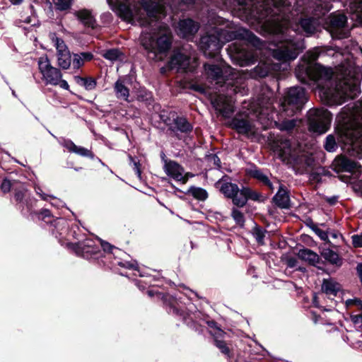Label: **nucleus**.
Here are the masks:
<instances>
[{"instance_id":"obj_56","label":"nucleus","mask_w":362,"mask_h":362,"mask_svg":"<svg viewBox=\"0 0 362 362\" xmlns=\"http://www.w3.org/2000/svg\"><path fill=\"white\" fill-rule=\"evenodd\" d=\"M351 320L355 324L362 322V314L351 316Z\"/></svg>"},{"instance_id":"obj_41","label":"nucleus","mask_w":362,"mask_h":362,"mask_svg":"<svg viewBox=\"0 0 362 362\" xmlns=\"http://www.w3.org/2000/svg\"><path fill=\"white\" fill-rule=\"evenodd\" d=\"M119 55V51L118 49H110L107 50L104 54L103 57L109 60L114 61L116 60Z\"/></svg>"},{"instance_id":"obj_61","label":"nucleus","mask_w":362,"mask_h":362,"mask_svg":"<svg viewBox=\"0 0 362 362\" xmlns=\"http://www.w3.org/2000/svg\"><path fill=\"white\" fill-rule=\"evenodd\" d=\"M341 180H342L343 182H351L350 178H345L344 177H341Z\"/></svg>"},{"instance_id":"obj_36","label":"nucleus","mask_w":362,"mask_h":362,"mask_svg":"<svg viewBox=\"0 0 362 362\" xmlns=\"http://www.w3.org/2000/svg\"><path fill=\"white\" fill-rule=\"evenodd\" d=\"M223 334L224 332L221 329H217L216 333L214 334L217 335L215 337V343L216 346L221 351L222 353L225 354L226 355H228L229 349L227 347L226 343L223 341L218 339V337H222Z\"/></svg>"},{"instance_id":"obj_4","label":"nucleus","mask_w":362,"mask_h":362,"mask_svg":"<svg viewBox=\"0 0 362 362\" xmlns=\"http://www.w3.org/2000/svg\"><path fill=\"white\" fill-rule=\"evenodd\" d=\"M335 132L339 143L351 156L362 154V100L350 110L344 109L337 117Z\"/></svg>"},{"instance_id":"obj_19","label":"nucleus","mask_w":362,"mask_h":362,"mask_svg":"<svg viewBox=\"0 0 362 362\" xmlns=\"http://www.w3.org/2000/svg\"><path fill=\"white\" fill-rule=\"evenodd\" d=\"M199 28V25L192 19H185L178 23L177 32L182 37L187 38L194 35Z\"/></svg>"},{"instance_id":"obj_32","label":"nucleus","mask_w":362,"mask_h":362,"mask_svg":"<svg viewBox=\"0 0 362 362\" xmlns=\"http://www.w3.org/2000/svg\"><path fill=\"white\" fill-rule=\"evenodd\" d=\"M59 66L63 69H68L71 64L72 56L71 52L59 54L57 55Z\"/></svg>"},{"instance_id":"obj_22","label":"nucleus","mask_w":362,"mask_h":362,"mask_svg":"<svg viewBox=\"0 0 362 362\" xmlns=\"http://www.w3.org/2000/svg\"><path fill=\"white\" fill-rule=\"evenodd\" d=\"M62 146L65 147L69 152L74 153L83 157H92V153L87 148L76 146L71 140H64Z\"/></svg>"},{"instance_id":"obj_44","label":"nucleus","mask_w":362,"mask_h":362,"mask_svg":"<svg viewBox=\"0 0 362 362\" xmlns=\"http://www.w3.org/2000/svg\"><path fill=\"white\" fill-rule=\"evenodd\" d=\"M346 305L347 307L356 305L359 309L362 308V301L358 298L348 299L346 300Z\"/></svg>"},{"instance_id":"obj_6","label":"nucleus","mask_w":362,"mask_h":362,"mask_svg":"<svg viewBox=\"0 0 362 362\" xmlns=\"http://www.w3.org/2000/svg\"><path fill=\"white\" fill-rule=\"evenodd\" d=\"M235 39L245 40L254 45H258L259 42V38L244 28L228 31L215 28L201 37L199 46L206 57H214L219 53L225 42Z\"/></svg>"},{"instance_id":"obj_2","label":"nucleus","mask_w":362,"mask_h":362,"mask_svg":"<svg viewBox=\"0 0 362 362\" xmlns=\"http://www.w3.org/2000/svg\"><path fill=\"white\" fill-rule=\"evenodd\" d=\"M317 49L308 52L306 60L296 69V77L303 83L313 82L330 105H341L346 98H354L359 93L360 69L347 57L335 68L314 64L317 59Z\"/></svg>"},{"instance_id":"obj_25","label":"nucleus","mask_w":362,"mask_h":362,"mask_svg":"<svg viewBox=\"0 0 362 362\" xmlns=\"http://www.w3.org/2000/svg\"><path fill=\"white\" fill-rule=\"evenodd\" d=\"M74 15L85 26L93 27L94 18L90 11L87 9H82L76 11L74 13Z\"/></svg>"},{"instance_id":"obj_3","label":"nucleus","mask_w":362,"mask_h":362,"mask_svg":"<svg viewBox=\"0 0 362 362\" xmlns=\"http://www.w3.org/2000/svg\"><path fill=\"white\" fill-rule=\"evenodd\" d=\"M317 25L316 20L310 18H300L296 23L284 19L282 22L275 24L272 28L274 34V48L269 47V49L273 57L283 63L273 64L271 67L268 65L264 69H262L260 66L257 67V71L261 69L259 76L264 77L271 71H278L286 69L288 66L286 62L294 60L305 48L303 40L296 37L295 35L303 32L307 35H312L316 31Z\"/></svg>"},{"instance_id":"obj_59","label":"nucleus","mask_w":362,"mask_h":362,"mask_svg":"<svg viewBox=\"0 0 362 362\" xmlns=\"http://www.w3.org/2000/svg\"><path fill=\"white\" fill-rule=\"evenodd\" d=\"M10 2L13 5L20 4L23 0H9Z\"/></svg>"},{"instance_id":"obj_17","label":"nucleus","mask_w":362,"mask_h":362,"mask_svg":"<svg viewBox=\"0 0 362 362\" xmlns=\"http://www.w3.org/2000/svg\"><path fill=\"white\" fill-rule=\"evenodd\" d=\"M194 66L190 65V58L180 52H175L169 62V67L177 71H192Z\"/></svg>"},{"instance_id":"obj_21","label":"nucleus","mask_w":362,"mask_h":362,"mask_svg":"<svg viewBox=\"0 0 362 362\" xmlns=\"http://www.w3.org/2000/svg\"><path fill=\"white\" fill-rule=\"evenodd\" d=\"M217 188L228 198L234 197L235 193L238 192V187L236 184L220 180L216 183Z\"/></svg>"},{"instance_id":"obj_52","label":"nucleus","mask_w":362,"mask_h":362,"mask_svg":"<svg viewBox=\"0 0 362 362\" xmlns=\"http://www.w3.org/2000/svg\"><path fill=\"white\" fill-rule=\"evenodd\" d=\"M35 192L40 196L42 199L48 201V197H49V195L44 193L40 187H35Z\"/></svg>"},{"instance_id":"obj_62","label":"nucleus","mask_w":362,"mask_h":362,"mask_svg":"<svg viewBox=\"0 0 362 362\" xmlns=\"http://www.w3.org/2000/svg\"><path fill=\"white\" fill-rule=\"evenodd\" d=\"M161 158L163 161V165L165 164V160H168V159L165 158V155L164 153H161Z\"/></svg>"},{"instance_id":"obj_35","label":"nucleus","mask_w":362,"mask_h":362,"mask_svg":"<svg viewBox=\"0 0 362 362\" xmlns=\"http://www.w3.org/2000/svg\"><path fill=\"white\" fill-rule=\"evenodd\" d=\"M338 147L336 138L333 134L327 136L324 144L325 149L328 152H334Z\"/></svg>"},{"instance_id":"obj_14","label":"nucleus","mask_w":362,"mask_h":362,"mask_svg":"<svg viewBox=\"0 0 362 362\" xmlns=\"http://www.w3.org/2000/svg\"><path fill=\"white\" fill-rule=\"evenodd\" d=\"M163 170L170 178L176 182L185 184L188 180V173H185L184 168L175 160H165Z\"/></svg>"},{"instance_id":"obj_20","label":"nucleus","mask_w":362,"mask_h":362,"mask_svg":"<svg viewBox=\"0 0 362 362\" xmlns=\"http://www.w3.org/2000/svg\"><path fill=\"white\" fill-rule=\"evenodd\" d=\"M274 203L280 208L288 209L290 206V199L286 189L279 185V190L274 197Z\"/></svg>"},{"instance_id":"obj_55","label":"nucleus","mask_w":362,"mask_h":362,"mask_svg":"<svg viewBox=\"0 0 362 362\" xmlns=\"http://www.w3.org/2000/svg\"><path fill=\"white\" fill-rule=\"evenodd\" d=\"M50 198L51 199V204L52 206H60L62 205V202H61L60 200L59 199H57L55 197H54L52 195H49V197H48V199Z\"/></svg>"},{"instance_id":"obj_42","label":"nucleus","mask_w":362,"mask_h":362,"mask_svg":"<svg viewBox=\"0 0 362 362\" xmlns=\"http://www.w3.org/2000/svg\"><path fill=\"white\" fill-rule=\"evenodd\" d=\"M81 248L84 256L86 253H95L96 252V250L93 247L92 241L89 240H86L83 243Z\"/></svg>"},{"instance_id":"obj_37","label":"nucleus","mask_w":362,"mask_h":362,"mask_svg":"<svg viewBox=\"0 0 362 362\" xmlns=\"http://www.w3.org/2000/svg\"><path fill=\"white\" fill-rule=\"evenodd\" d=\"M322 256L327 261L332 264H337L339 261V255L330 249H324L322 252Z\"/></svg>"},{"instance_id":"obj_50","label":"nucleus","mask_w":362,"mask_h":362,"mask_svg":"<svg viewBox=\"0 0 362 362\" xmlns=\"http://www.w3.org/2000/svg\"><path fill=\"white\" fill-rule=\"evenodd\" d=\"M248 193H246L247 194V200L252 199V200H258L259 198V194L257 192H254L251 190L250 188H248Z\"/></svg>"},{"instance_id":"obj_11","label":"nucleus","mask_w":362,"mask_h":362,"mask_svg":"<svg viewBox=\"0 0 362 362\" xmlns=\"http://www.w3.org/2000/svg\"><path fill=\"white\" fill-rule=\"evenodd\" d=\"M228 49L232 60L240 66H249L257 61V50L247 45H238L235 42L230 45Z\"/></svg>"},{"instance_id":"obj_24","label":"nucleus","mask_w":362,"mask_h":362,"mask_svg":"<svg viewBox=\"0 0 362 362\" xmlns=\"http://www.w3.org/2000/svg\"><path fill=\"white\" fill-rule=\"evenodd\" d=\"M93 55L90 52H81L78 54H73L72 55V65L75 69H80L86 62L92 60Z\"/></svg>"},{"instance_id":"obj_39","label":"nucleus","mask_w":362,"mask_h":362,"mask_svg":"<svg viewBox=\"0 0 362 362\" xmlns=\"http://www.w3.org/2000/svg\"><path fill=\"white\" fill-rule=\"evenodd\" d=\"M250 174L253 177L257 178L269 187V188L273 189L272 185L270 182L269 178L259 170L255 169L251 171Z\"/></svg>"},{"instance_id":"obj_9","label":"nucleus","mask_w":362,"mask_h":362,"mask_svg":"<svg viewBox=\"0 0 362 362\" xmlns=\"http://www.w3.org/2000/svg\"><path fill=\"white\" fill-rule=\"evenodd\" d=\"M38 69L42 74V80L45 85L59 86L63 89L69 90V86L66 81L63 80L61 71L52 66L46 55L42 56L37 61Z\"/></svg>"},{"instance_id":"obj_38","label":"nucleus","mask_w":362,"mask_h":362,"mask_svg":"<svg viewBox=\"0 0 362 362\" xmlns=\"http://www.w3.org/2000/svg\"><path fill=\"white\" fill-rule=\"evenodd\" d=\"M52 1L56 10L63 11L71 8L73 0H52Z\"/></svg>"},{"instance_id":"obj_5","label":"nucleus","mask_w":362,"mask_h":362,"mask_svg":"<svg viewBox=\"0 0 362 362\" xmlns=\"http://www.w3.org/2000/svg\"><path fill=\"white\" fill-rule=\"evenodd\" d=\"M242 111L237 115L230 122V127L235 129L239 134L247 136L253 135L256 132L255 121L257 120L266 128L269 121L273 119L271 104L262 106L259 102L245 103Z\"/></svg>"},{"instance_id":"obj_46","label":"nucleus","mask_w":362,"mask_h":362,"mask_svg":"<svg viewBox=\"0 0 362 362\" xmlns=\"http://www.w3.org/2000/svg\"><path fill=\"white\" fill-rule=\"evenodd\" d=\"M351 240L355 247H362V235H354L351 236Z\"/></svg>"},{"instance_id":"obj_7","label":"nucleus","mask_w":362,"mask_h":362,"mask_svg":"<svg viewBox=\"0 0 362 362\" xmlns=\"http://www.w3.org/2000/svg\"><path fill=\"white\" fill-rule=\"evenodd\" d=\"M204 70L208 79L211 83L214 81L215 85L222 86L223 83H226L231 86L235 93L240 91V88L236 84L242 83L243 76L230 66L223 64L221 66L206 64Z\"/></svg>"},{"instance_id":"obj_53","label":"nucleus","mask_w":362,"mask_h":362,"mask_svg":"<svg viewBox=\"0 0 362 362\" xmlns=\"http://www.w3.org/2000/svg\"><path fill=\"white\" fill-rule=\"evenodd\" d=\"M320 6L321 7L322 10L320 12L322 14H325L326 12H328L332 8L331 5L327 1H325L324 4H320Z\"/></svg>"},{"instance_id":"obj_40","label":"nucleus","mask_w":362,"mask_h":362,"mask_svg":"<svg viewBox=\"0 0 362 362\" xmlns=\"http://www.w3.org/2000/svg\"><path fill=\"white\" fill-rule=\"evenodd\" d=\"M231 216L237 224L241 226L244 225V216L243 213L240 211L238 209H233L232 211Z\"/></svg>"},{"instance_id":"obj_54","label":"nucleus","mask_w":362,"mask_h":362,"mask_svg":"<svg viewBox=\"0 0 362 362\" xmlns=\"http://www.w3.org/2000/svg\"><path fill=\"white\" fill-rule=\"evenodd\" d=\"M313 230L315 232V233L323 240H327V235L325 232L321 230L320 229L317 228H313Z\"/></svg>"},{"instance_id":"obj_18","label":"nucleus","mask_w":362,"mask_h":362,"mask_svg":"<svg viewBox=\"0 0 362 362\" xmlns=\"http://www.w3.org/2000/svg\"><path fill=\"white\" fill-rule=\"evenodd\" d=\"M334 164L338 170L353 173L356 176H358L361 172L360 165L344 156L335 158Z\"/></svg>"},{"instance_id":"obj_49","label":"nucleus","mask_w":362,"mask_h":362,"mask_svg":"<svg viewBox=\"0 0 362 362\" xmlns=\"http://www.w3.org/2000/svg\"><path fill=\"white\" fill-rule=\"evenodd\" d=\"M210 87L209 86H202V85H199V84H194L192 85V88L196 90V91H198L199 93H208V88H209Z\"/></svg>"},{"instance_id":"obj_12","label":"nucleus","mask_w":362,"mask_h":362,"mask_svg":"<svg viewBox=\"0 0 362 362\" xmlns=\"http://www.w3.org/2000/svg\"><path fill=\"white\" fill-rule=\"evenodd\" d=\"M269 0H237L240 10H243L247 16L261 17L268 14V3ZM274 1V0H272Z\"/></svg>"},{"instance_id":"obj_48","label":"nucleus","mask_w":362,"mask_h":362,"mask_svg":"<svg viewBox=\"0 0 362 362\" xmlns=\"http://www.w3.org/2000/svg\"><path fill=\"white\" fill-rule=\"evenodd\" d=\"M208 160H209V161L212 162L214 163V165L215 166H216L217 168H219L221 167V160L216 155H215V154L209 155L208 156Z\"/></svg>"},{"instance_id":"obj_51","label":"nucleus","mask_w":362,"mask_h":362,"mask_svg":"<svg viewBox=\"0 0 362 362\" xmlns=\"http://www.w3.org/2000/svg\"><path fill=\"white\" fill-rule=\"evenodd\" d=\"M11 187V182L6 179L4 180L1 183V189L4 192H8L10 191Z\"/></svg>"},{"instance_id":"obj_34","label":"nucleus","mask_w":362,"mask_h":362,"mask_svg":"<svg viewBox=\"0 0 362 362\" xmlns=\"http://www.w3.org/2000/svg\"><path fill=\"white\" fill-rule=\"evenodd\" d=\"M76 81L78 83L81 84L87 90H92L96 87V81L93 78H82L80 76L76 77Z\"/></svg>"},{"instance_id":"obj_27","label":"nucleus","mask_w":362,"mask_h":362,"mask_svg":"<svg viewBox=\"0 0 362 362\" xmlns=\"http://www.w3.org/2000/svg\"><path fill=\"white\" fill-rule=\"evenodd\" d=\"M285 117H286L285 115L283 117H281V119H284L281 122H275L276 127L281 131L290 132L300 122V121L297 119H284Z\"/></svg>"},{"instance_id":"obj_63","label":"nucleus","mask_w":362,"mask_h":362,"mask_svg":"<svg viewBox=\"0 0 362 362\" xmlns=\"http://www.w3.org/2000/svg\"><path fill=\"white\" fill-rule=\"evenodd\" d=\"M24 22L26 23H30L31 22V18L30 17H27L25 20H24Z\"/></svg>"},{"instance_id":"obj_8","label":"nucleus","mask_w":362,"mask_h":362,"mask_svg":"<svg viewBox=\"0 0 362 362\" xmlns=\"http://www.w3.org/2000/svg\"><path fill=\"white\" fill-rule=\"evenodd\" d=\"M306 101L307 95L303 88L299 86L290 88L281 103L282 112L280 117H283L284 115L293 116L302 108Z\"/></svg>"},{"instance_id":"obj_58","label":"nucleus","mask_w":362,"mask_h":362,"mask_svg":"<svg viewBox=\"0 0 362 362\" xmlns=\"http://www.w3.org/2000/svg\"><path fill=\"white\" fill-rule=\"evenodd\" d=\"M288 264L290 267H293L296 264V259H290L288 262Z\"/></svg>"},{"instance_id":"obj_1","label":"nucleus","mask_w":362,"mask_h":362,"mask_svg":"<svg viewBox=\"0 0 362 362\" xmlns=\"http://www.w3.org/2000/svg\"><path fill=\"white\" fill-rule=\"evenodd\" d=\"M196 0H124L118 5L117 12L126 21H137L147 26L140 36L141 44L148 57L162 60L163 54L168 52L172 43L170 28L158 22L160 15H165V7L172 10H183Z\"/></svg>"},{"instance_id":"obj_57","label":"nucleus","mask_w":362,"mask_h":362,"mask_svg":"<svg viewBox=\"0 0 362 362\" xmlns=\"http://www.w3.org/2000/svg\"><path fill=\"white\" fill-rule=\"evenodd\" d=\"M41 215L42 216V218H45L46 217H49L51 214L48 209H44L41 211Z\"/></svg>"},{"instance_id":"obj_23","label":"nucleus","mask_w":362,"mask_h":362,"mask_svg":"<svg viewBox=\"0 0 362 362\" xmlns=\"http://www.w3.org/2000/svg\"><path fill=\"white\" fill-rule=\"evenodd\" d=\"M172 132H180L187 133L192 130V127L191 124L184 117H177L173 120V124L169 128Z\"/></svg>"},{"instance_id":"obj_47","label":"nucleus","mask_w":362,"mask_h":362,"mask_svg":"<svg viewBox=\"0 0 362 362\" xmlns=\"http://www.w3.org/2000/svg\"><path fill=\"white\" fill-rule=\"evenodd\" d=\"M130 160V163L133 165L134 170L136 172V175L139 177H141V170H140V164L139 162L136 161L132 156H129Z\"/></svg>"},{"instance_id":"obj_16","label":"nucleus","mask_w":362,"mask_h":362,"mask_svg":"<svg viewBox=\"0 0 362 362\" xmlns=\"http://www.w3.org/2000/svg\"><path fill=\"white\" fill-rule=\"evenodd\" d=\"M347 18L343 14H332L330 16L329 23L331 26V33L332 35L337 37L344 38L347 36V33L344 30Z\"/></svg>"},{"instance_id":"obj_28","label":"nucleus","mask_w":362,"mask_h":362,"mask_svg":"<svg viewBox=\"0 0 362 362\" xmlns=\"http://www.w3.org/2000/svg\"><path fill=\"white\" fill-rule=\"evenodd\" d=\"M340 290V285L332 279H325L322 285V291L327 295L336 296Z\"/></svg>"},{"instance_id":"obj_64","label":"nucleus","mask_w":362,"mask_h":362,"mask_svg":"<svg viewBox=\"0 0 362 362\" xmlns=\"http://www.w3.org/2000/svg\"><path fill=\"white\" fill-rule=\"evenodd\" d=\"M133 265L130 263H127V267H132Z\"/></svg>"},{"instance_id":"obj_15","label":"nucleus","mask_w":362,"mask_h":362,"mask_svg":"<svg viewBox=\"0 0 362 362\" xmlns=\"http://www.w3.org/2000/svg\"><path fill=\"white\" fill-rule=\"evenodd\" d=\"M211 103L217 112L228 118L234 112L233 100L231 96L218 95L211 100Z\"/></svg>"},{"instance_id":"obj_26","label":"nucleus","mask_w":362,"mask_h":362,"mask_svg":"<svg viewBox=\"0 0 362 362\" xmlns=\"http://www.w3.org/2000/svg\"><path fill=\"white\" fill-rule=\"evenodd\" d=\"M114 90L117 98L119 100H123L124 101H128V98L129 96V90L124 84V82L122 80L118 79L115 83Z\"/></svg>"},{"instance_id":"obj_43","label":"nucleus","mask_w":362,"mask_h":362,"mask_svg":"<svg viewBox=\"0 0 362 362\" xmlns=\"http://www.w3.org/2000/svg\"><path fill=\"white\" fill-rule=\"evenodd\" d=\"M254 235L259 243H263L264 233L261 228H255L254 231Z\"/></svg>"},{"instance_id":"obj_31","label":"nucleus","mask_w":362,"mask_h":362,"mask_svg":"<svg viewBox=\"0 0 362 362\" xmlns=\"http://www.w3.org/2000/svg\"><path fill=\"white\" fill-rule=\"evenodd\" d=\"M248 187H243L241 189L238 188V192L235 193L234 197H231L233 203L240 207L245 205L247 203V194L248 193Z\"/></svg>"},{"instance_id":"obj_33","label":"nucleus","mask_w":362,"mask_h":362,"mask_svg":"<svg viewBox=\"0 0 362 362\" xmlns=\"http://www.w3.org/2000/svg\"><path fill=\"white\" fill-rule=\"evenodd\" d=\"M187 193L190 194L194 198L199 201H204L208 197L207 192L201 187H190Z\"/></svg>"},{"instance_id":"obj_13","label":"nucleus","mask_w":362,"mask_h":362,"mask_svg":"<svg viewBox=\"0 0 362 362\" xmlns=\"http://www.w3.org/2000/svg\"><path fill=\"white\" fill-rule=\"evenodd\" d=\"M279 155L284 161L291 162L296 160L301 153L299 144L291 143L290 140L280 141L277 145Z\"/></svg>"},{"instance_id":"obj_29","label":"nucleus","mask_w":362,"mask_h":362,"mask_svg":"<svg viewBox=\"0 0 362 362\" xmlns=\"http://www.w3.org/2000/svg\"><path fill=\"white\" fill-rule=\"evenodd\" d=\"M49 37L57 49V55L70 52L64 41L62 39L59 38L56 33H49Z\"/></svg>"},{"instance_id":"obj_60","label":"nucleus","mask_w":362,"mask_h":362,"mask_svg":"<svg viewBox=\"0 0 362 362\" xmlns=\"http://www.w3.org/2000/svg\"><path fill=\"white\" fill-rule=\"evenodd\" d=\"M15 197H16V200L21 201L23 198V194L21 193H16Z\"/></svg>"},{"instance_id":"obj_45","label":"nucleus","mask_w":362,"mask_h":362,"mask_svg":"<svg viewBox=\"0 0 362 362\" xmlns=\"http://www.w3.org/2000/svg\"><path fill=\"white\" fill-rule=\"evenodd\" d=\"M100 245L104 251L111 252L114 254L115 253L114 252V250L119 252V250L117 248H115L114 246L111 245L109 243L100 240Z\"/></svg>"},{"instance_id":"obj_30","label":"nucleus","mask_w":362,"mask_h":362,"mask_svg":"<svg viewBox=\"0 0 362 362\" xmlns=\"http://www.w3.org/2000/svg\"><path fill=\"white\" fill-rule=\"evenodd\" d=\"M298 257L313 265H315L319 261V256L309 249L300 250L298 252Z\"/></svg>"},{"instance_id":"obj_10","label":"nucleus","mask_w":362,"mask_h":362,"mask_svg":"<svg viewBox=\"0 0 362 362\" xmlns=\"http://www.w3.org/2000/svg\"><path fill=\"white\" fill-rule=\"evenodd\" d=\"M332 115L325 109H314L308 112L309 130L317 134H325L330 127Z\"/></svg>"}]
</instances>
